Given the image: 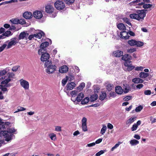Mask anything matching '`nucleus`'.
<instances>
[{"label": "nucleus", "mask_w": 156, "mask_h": 156, "mask_svg": "<svg viewBox=\"0 0 156 156\" xmlns=\"http://www.w3.org/2000/svg\"><path fill=\"white\" fill-rule=\"evenodd\" d=\"M124 65L126 67L124 70L129 72L131 71L135 68V66L132 65L131 61H130L125 62Z\"/></svg>", "instance_id": "obj_8"}, {"label": "nucleus", "mask_w": 156, "mask_h": 156, "mask_svg": "<svg viewBox=\"0 0 156 156\" xmlns=\"http://www.w3.org/2000/svg\"><path fill=\"white\" fill-rule=\"evenodd\" d=\"M49 45V43L48 42H45L42 43L40 45V49H43L44 51H46V48Z\"/></svg>", "instance_id": "obj_26"}, {"label": "nucleus", "mask_w": 156, "mask_h": 156, "mask_svg": "<svg viewBox=\"0 0 156 156\" xmlns=\"http://www.w3.org/2000/svg\"><path fill=\"white\" fill-rule=\"evenodd\" d=\"M19 23L22 24H24L26 23V22L25 20L21 19L19 20Z\"/></svg>", "instance_id": "obj_61"}, {"label": "nucleus", "mask_w": 156, "mask_h": 156, "mask_svg": "<svg viewBox=\"0 0 156 156\" xmlns=\"http://www.w3.org/2000/svg\"><path fill=\"white\" fill-rule=\"evenodd\" d=\"M136 40L132 39L128 41V43L131 46H134L136 44Z\"/></svg>", "instance_id": "obj_39"}, {"label": "nucleus", "mask_w": 156, "mask_h": 156, "mask_svg": "<svg viewBox=\"0 0 156 156\" xmlns=\"http://www.w3.org/2000/svg\"><path fill=\"white\" fill-rule=\"evenodd\" d=\"M8 70L7 68L3 70H0V76H2L6 74Z\"/></svg>", "instance_id": "obj_37"}, {"label": "nucleus", "mask_w": 156, "mask_h": 156, "mask_svg": "<svg viewBox=\"0 0 156 156\" xmlns=\"http://www.w3.org/2000/svg\"><path fill=\"white\" fill-rule=\"evenodd\" d=\"M143 108V107L141 105H140L137 107L135 109V111L136 112H139Z\"/></svg>", "instance_id": "obj_51"}, {"label": "nucleus", "mask_w": 156, "mask_h": 156, "mask_svg": "<svg viewBox=\"0 0 156 156\" xmlns=\"http://www.w3.org/2000/svg\"><path fill=\"white\" fill-rule=\"evenodd\" d=\"M136 51L135 48H131L127 49V52L128 53H132Z\"/></svg>", "instance_id": "obj_46"}, {"label": "nucleus", "mask_w": 156, "mask_h": 156, "mask_svg": "<svg viewBox=\"0 0 156 156\" xmlns=\"http://www.w3.org/2000/svg\"><path fill=\"white\" fill-rule=\"evenodd\" d=\"M19 68L18 66H16L13 67L12 69V70L14 72L16 71Z\"/></svg>", "instance_id": "obj_62"}, {"label": "nucleus", "mask_w": 156, "mask_h": 156, "mask_svg": "<svg viewBox=\"0 0 156 156\" xmlns=\"http://www.w3.org/2000/svg\"><path fill=\"white\" fill-rule=\"evenodd\" d=\"M7 131L9 133L13 134H16L17 133V130L14 127L7 128Z\"/></svg>", "instance_id": "obj_25"}, {"label": "nucleus", "mask_w": 156, "mask_h": 156, "mask_svg": "<svg viewBox=\"0 0 156 156\" xmlns=\"http://www.w3.org/2000/svg\"><path fill=\"white\" fill-rule=\"evenodd\" d=\"M85 86V84L84 83H81L80 85L77 87V90H79V91L82 90Z\"/></svg>", "instance_id": "obj_45"}, {"label": "nucleus", "mask_w": 156, "mask_h": 156, "mask_svg": "<svg viewBox=\"0 0 156 156\" xmlns=\"http://www.w3.org/2000/svg\"><path fill=\"white\" fill-rule=\"evenodd\" d=\"M131 4L135 6L136 8H140L144 4V2H142L141 0H136L131 2Z\"/></svg>", "instance_id": "obj_10"}, {"label": "nucleus", "mask_w": 156, "mask_h": 156, "mask_svg": "<svg viewBox=\"0 0 156 156\" xmlns=\"http://www.w3.org/2000/svg\"><path fill=\"white\" fill-rule=\"evenodd\" d=\"M135 70L136 71H142L144 67L142 66H140L135 67Z\"/></svg>", "instance_id": "obj_53"}, {"label": "nucleus", "mask_w": 156, "mask_h": 156, "mask_svg": "<svg viewBox=\"0 0 156 156\" xmlns=\"http://www.w3.org/2000/svg\"><path fill=\"white\" fill-rule=\"evenodd\" d=\"M107 127L108 128L110 129H112L113 128V126L112 124L110 123H108L107 124Z\"/></svg>", "instance_id": "obj_63"}, {"label": "nucleus", "mask_w": 156, "mask_h": 156, "mask_svg": "<svg viewBox=\"0 0 156 156\" xmlns=\"http://www.w3.org/2000/svg\"><path fill=\"white\" fill-rule=\"evenodd\" d=\"M98 98V95L96 94H94L91 95L90 98L91 101H93L96 100Z\"/></svg>", "instance_id": "obj_35"}, {"label": "nucleus", "mask_w": 156, "mask_h": 156, "mask_svg": "<svg viewBox=\"0 0 156 156\" xmlns=\"http://www.w3.org/2000/svg\"><path fill=\"white\" fill-rule=\"evenodd\" d=\"M10 21L14 24H17L19 23V20L16 19H12L10 20Z\"/></svg>", "instance_id": "obj_52"}, {"label": "nucleus", "mask_w": 156, "mask_h": 156, "mask_svg": "<svg viewBox=\"0 0 156 156\" xmlns=\"http://www.w3.org/2000/svg\"><path fill=\"white\" fill-rule=\"evenodd\" d=\"M136 117L133 116L130 118L126 122L127 125H130L136 120Z\"/></svg>", "instance_id": "obj_18"}, {"label": "nucleus", "mask_w": 156, "mask_h": 156, "mask_svg": "<svg viewBox=\"0 0 156 156\" xmlns=\"http://www.w3.org/2000/svg\"><path fill=\"white\" fill-rule=\"evenodd\" d=\"M68 81L66 77L63 79L62 81V83L63 86H64L66 83L67 81Z\"/></svg>", "instance_id": "obj_57"}, {"label": "nucleus", "mask_w": 156, "mask_h": 156, "mask_svg": "<svg viewBox=\"0 0 156 156\" xmlns=\"http://www.w3.org/2000/svg\"><path fill=\"white\" fill-rule=\"evenodd\" d=\"M66 78L68 81H71L73 80L74 79V76L71 75H69L66 76Z\"/></svg>", "instance_id": "obj_47"}, {"label": "nucleus", "mask_w": 156, "mask_h": 156, "mask_svg": "<svg viewBox=\"0 0 156 156\" xmlns=\"http://www.w3.org/2000/svg\"><path fill=\"white\" fill-rule=\"evenodd\" d=\"M0 89H1V90L3 91L4 92L7 91V88L3 87V86L2 85H0Z\"/></svg>", "instance_id": "obj_56"}, {"label": "nucleus", "mask_w": 156, "mask_h": 156, "mask_svg": "<svg viewBox=\"0 0 156 156\" xmlns=\"http://www.w3.org/2000/svg\"><path fill=\"white\" fill-rule=\"evenodd\" d=\"M143 6V8L145 9H147L151 8L152 6V5L150 4H144V3L143 4L142 6Z\"/></svg>", "instance_id": "obj_44"}, {"label": "nucleus", "mask_w": 156, "mask_h": 156, "mask_svg": "<svg viewBox=\"0 0 156 156\" xmlns=\"http://www.w3.org/2000/svg\"><path fill=\"white\" fill-rule=\"evenodd\" d=\"M84 97V95L82 93H80L78 94L77 96L75 98V101H73L75 104H78L79 102L81 101L82 99Z\"/></svg>", "instance_id": "obj_11"}, {"label": "nucleus", "mask_w": 156, "mask_h": 156, "mask_svg": "<svg viewBox=\"0 0 156 156\" xmlns=\"http://www.w3.org/2000/svg\"><path fill=\"white\" fill-rule=\"evenodd\" d=\"M132 81L135 83H143L144 80L140 78L136 77L133 79Z\"/></svg>", "instance_id": "obj_23"}, {"label": "nucleus", "mask_w": 156, "mask_h": 156, "mask_svg": "<svg viewBox=\"0 0 156 156\" xmlns=\"http://www.w3.org/2000/svg\"><path fill=\"white\" fill-rule=\"evenodd\" d=\"M7 44H4L2 46L0 47V52L2 51L6 47Z\"/></svg>", "instance_id": "obj_59"}, {"label": "nucleus", "mask_w": 156, "mask_h": 156, "mask_svg": "<svg viewBox=\"0 0 156 156\" xmlns=\"http://www.w3.org/2000/svg\"><path fill=\"white\" fill-rule=\"evenodd\" d=\"M20 85L24 90H28L29 88V82L23 79L19 80Z\"/></svg>", "instance_id": "obj_7"}, {"label": "nucleus", "mask_w": 156, "mask_h": 156, "mask_svg": "<svg viewBox=\"0 0 156 156\" xmlns=\"http://www.w3.org/2000/svg\"><path fill=\"white\" fill-rule=\"evenodd\" d=\"M107 129V126L105 125H103L102 128H101L100 133L102 135H104V134L105 133Z\"/></svg>", "instance_id": "obj_41"}, {"label": "nucleus", "mask_w": 156, "mask_h": 156, "mask_svg": "<svg viewBox=\"0 0 156 156\" xmlns=\"http://www.w3.org/2000/svg\"><path fill=\"white\" fill-rule=\"evenodd\" d=\"M131 57L130 55L128 54H126L123 55L122 57V60H124L125 62L129 61L131 59Z\"/></svg>", "instance_id": "obj_28"}, {"label": "nucleus", "mask_w": 156, "mask_h": 156, "mask_svg": "<svg viewBox=\"0 0 156 156\" xmlns=\"http://www.w3.org/2000/svg\"><path fill=\"white\" fill-rule=\"evenodd\" d=\"M122 142L120 141L118 142L114 146H113L111 149V151H113L115 149L117 148L120 145V144H121Z\"/></svg>", "instance_id": "obj_43"}, {"label": "nucleus", "mask_w": 156, "mask_h": 156, "mask_svg": "<svg viewBox=\"0 0 156 156\" xmlns=\"http://www.w3.org/2000/svg\"><path fill=\"white\" fill-rule=\"evenodd\" d=\"M29 34L26 32H23L20 33L19 37L20 39H23L24 38H26L28 37Z\"/></svg>", "instance_id": "obj_31"}, {"label": "nucleus", "mask_w": 156, "mask_h": 156, "mask_svg": "<svg viewBox=\"0 0 156 156\" xmlns=\"http://www.w3.org/2000/svg\"><path fill=\"white\" fill-rule=\"evenodd\" d=\"M18 42V41L16 38L12 39L8 45H7V48L9 49L12 48L13 46H15Z\"/></svg>", "instance_id": "obj_12"}, {"label": "nucleus", "mask_w": 156, "mask_h": 156, "mask_svg": "<svg viewBox=\"0 0 156 156\" xmlns=\"http://www.w3.org/2000/svg\"><path fill=\"white\" fill-rule=\"evenodd\" d=\"M124 21L127 23L129 25H131V23L130 22L129 19L127 18H125L123 19Z\"/></svg>", "instance_id": "obj_54"}, {"label": "nucleus", "mask_w": 156, "mask_h": 156, "mask_svg": "<svg viewBox=\"0 0 156 156\" xmlns=\"http://www.w3.org/2000/svg\"><path fill=\"white\" fill-rule=\"evenodd\" d=\"M139 77L141 79H144L146 78L149 76V74L144 72H141L139 73Z\"/></svg>", "instance_id": "obj_29"}, {"label": "nucleus", "mask_w": 156, "mask_h": 156, "mask_svg": "<svg viewBox=\"0 0 156 156\" xmlns=\"http://www.w3.org/2000/svg\"><path fill=\"white\" fill-rule=\"evenodd\" d=\"M1 132V134L5 138L6 141L9 142L11 141L12 138V134L9 133L6 130H3Z\"/></svg>", "instance_id": "obj_5"}, {"label": "nucleus", "mask_w": 156, "mask_h": 156, "mask_svg": "<svg viewBox=\"0 0 156 156\" xmlns=\"http://www.w3.org/2000/svg\"><path fill=\"white\" fill-rule=\"evenodd\" d=\"M54 8L51 5H47L45 7V12L48 13H52L54 12Z\"/></svg>", "instance_id": "obj_14"}, {"label": "nucleus", "mask_w": 156, "mask_h": 156, "mask_svg": "<svg viewBox=\"0 0 156 156\" xmlns=\"http://www.w3.org/2000/svg\"><path fill=\"white\" fill-rule=\"evenodd\" d=\"M120 37L122 39H127L129 38V36L128 35V33L125 31H123L120 32Z\"/></svg>", "instance_id": "obj_19"}, {"label": "nucleus", "mask_w": 156, "mask_h": 156, "mask_svg": "<svg viewBox=\"0 0 156 156\" xmlns=\"http://www.w3.org/2000/svg\"><path fill=\"white\" fill-rule=\"evenodd\" d=\"M151 91L150 90H146L144 91V94L146 95H150L151 94Z\"/></svg>", "instance_id": "obj_60"}, {"label": "nucleus", "mask_w": 156, "mask_h": 156, "mask_svg": "<svg viewBox=\"0 0 156 156\" xmlns=\"http://www.w3.org/2000/svg\"><path fill=\"white\" fill-rule=\"evenodd\" d=\"M144 87L143 84H140L137 85L136 86V88L138 89H140Z\"/></svg>", "instance_id": "obj_64"}, {"label": "nucleus", "mask_w": 156, "mask_h": 156, "mask_svg": "<svg viewBox=\"0 0 156 156\" xmlns=\"http://www.w3.org/2000/svg\"><path fill=\"white\" fill-rule=\"evenodd\" d=\"M106 151L107 150H101L96 154L95 156H100V155L104 154L105 152H106Z\"/></svg>", "instance_id": "obj_48"}, {"label": "nucleus", "mask_w": 156, "mask_h": 156, "mask_svg": "<svg viewBox=\"0 0 156 156\" xmlns=\"http://www.w3.org/2000/svg\"><path fill=\"white\" fill-rule=\"evenodd\" d=\"M33 16L35 18L40 19L43 17L42 13L41 11L37 10L34 12Z\"/></svg>", "instance_id": "obj_13"}, {"label": "nucleus", "mask_w": 156, "mask_h": 156, "mask_svg": "<svg viewBox=\"0 0 156 156\" xmlns=\"http://www.w3.org/2000/svg\"><path fill=\"white\" fill-rule=\"evenodd\" d=\"M6 124L3 122L2 119H0V130H4L6 128Z\"/></svg>", "instance_id": "obj_30"}, {"label": "nucleus", "mask_w": 156, "mask_h": 156, "mask_svg": "<svg viewBox=\"0 0 156 156\" xmlns=\"http://www.w3.org/2000/svg\"><path fill=\"white\" fill-rule=\"evenodd\" d=\"M34 35L35 37L40 39L41 37L42 36L44 35V33L43 32L41 31V32L34 34Z\"/></svg>", "instance_id": "obj_34"}, {"label": "nucleus", "mask_w": 156, "mask_h": 156, "mask_svg": "<svg viewBox=\"0 0 156 156\" xmlns=\"http://www.w3.org/2000/svg\"><path fill=\"white\" fill-rule=\"evenodd\" d=\"M78 90L76 89V90H72L70 93L71 96V100L73 101L75 100V98L78 92Z\"/></svg>", "instance_id": "obj_16"}, {"label": "nucleus", "mask_w": 156, "mask_h": 156, "mask_svg": "<svg viewBox=\"0 0 156 156\" xmlns=\"http://www.w3.org/2000/svg\"><path fill=\"white\" fill-rule=\"evenodd\" d=\"M17 2L18 1L17 0H11L9 1L5 2V4H8L12 2Z\"/></svg>", "instance_id": "obj_58"}, {"label": "nucleus", "mask_w": 156, "mask_h": 156, "mask_svg": "<svg viewBox=\"0 0 156 156\" xmlns=\"http://www.w3.org/2000/svg\"><path fill=\"white\" fill-rule=\"evenodd\" d=\"M87 119L85 117H83L81 120V127L83 131L84 132H86L88 130L87 126Z\"/></svg>", "instance_id": "obj_9"}, {"label": "nucleus", "mask_w": 156, "mask_h": 156, "mask_svg": "<svg viewBox=\"0 0 156 156\" xmlns=\"http://www.w3.org/2000/svg\"><path fill=\"white\" fill-rule=\"evenodd\" d=\"M117 27L120 30H125L126 27L122 23L119 24L117 25Z\"/></svg>", "instance_id": "obj_33"}, {"label": "nucleus", "mask_w": 156, "mask_h": 156, "mask_svg": "<svg viewBox=\"0 0 156 156\" xmlns=\"http://www.w3.org/2000/svg\"><path fill=\"white\" fill-rule=\"evenodd\" d=\"M123 54V52L119 50L115 51L113 52V55L116 57H120Z\"/></svg>", "instance_id": "obj_24"}, {"label": "nucleus", "mask_w": 156, "mask_h": 156, "mask_svg": "<svg viewBox=\"0 0 156 156\" xmlns=\"http://www.w3.org/2000/svg\"><path fill=\"white\" fill-rule=\"evenodd\" d=\"M14 76V74L13 73H8L7 76L2 77L0 79L1 80H3L1 83L2 85H6V86L7 87L6 85L11 81V78L12 77Z\"/></svg>", "instance_id": "obj_4"}, {"label": "nucleus", "mask_w": 156, "mask_h": 156, "mask_svg": "<svg viewBox=\"0 0 156 156\" xmlns=\"http://www.w3.org/2000/svg\"><path fill=\"white\" fill-rule=\"evenodd\" d=\"M68 70V67L66 65H64L60 67L59 72V73H66Z\"/></svg>", "instance_id": "obj_21"}, {"label": "nucleus", "mask_w": 156, "mask_h": 156, "mask_svg": "<svg viewBox=\"0 0 156 156\" xmlns=\"http://www.w3.org/2000/svg\"><path fill=\"white\" fill-rule=\"evenodd\" d=\"M129 143L131 146H136L139 144V141L135 139H133L129 141Z\"/></svg>", "instance_id": "obj_27"}, {"label": "nucleus", "mask_w": 156, "mask_h": 156, "mask_svg": "<svg viewBox=\"0 0 156 156\" xmlns=\"http://www.w3.org/2000/svg\"><path fill=\"white\" fill-rule=\"evenodd\" d=\"M48 136L52 140L55 141L56 140V135L53 133H50L48 134Z\"/></svg>", "instance_id": "obj_32"}, {"label": "nucleus", "mask_w": 156, "mask_h": 156, "mask_svg": "<svg viewBox=\"0 0 156 156\" xmlns=\"http://www.w3.org/2000/svg\"><path fill=\"white\" fill-rule=\"evenodd\" d=\"M123 86V88L125 90L124 93H126L129 92L130 89V88L129 86L127 85H125L124 84Z\"/></svg>", "instance_id": "obj_42"}, {"label": "nucleus", "mask_w": 156, "mask_h": 156, "mask_svg": "<svg viewBox=\"0 0 156 156\" xmlns=\"http://www.w3.org/2000/svg\"><path fill=\"white\" fill-rule=\"evenodd\" d=\"M11 35V32L10 31H7L5 33L3 34V36L6 37H8Z\"/></svg>", "instance_id": "obj_50"}, {"label": "nucleus", "mask_w": 156, "mask_h": 156, "mask_svg": "<svg viewBox=\"0 0 156 156\" xmlns=\"http://www.w3.org/2000/svg\"><path fill=\"white\" fill-rule=\"evenodd\" d=\"M136 42L135 46L138 47L142 46H143L144 44V43L142 41H136Z\"/></svg>", "instance_id": "obj_38"}, {"label": "nucleus", "mask_w": 156, "mask_h": 156, "mask_svg": "<svg viewBox=\"0 0 156 156\" xmlns=\"http://www.w3.org/2000/svg\"><path fill=\"white\" fill-rule=\"evenodd\" d=\"M55 7L58 10L63 9L65 7V5L62 1L58 0L56 1L54 4Z\"/></svg>", "instance_id": "obj_6"}, {"label": "nucleus", "mask_w": 156, "mask_h": 156, "mask_svg": "<svg viewBox=\"0 0 156 156\" xmlns=\"http://www.w3.org/2000/svg\"><path fill=\"white\" fill-rule=\"evenodd\" d=\"M44 66L46 68V72L48 74H52L56 70V66L55 65L52 64L51 61L45 62L44 64Z\"/></svg>", "instance_id": "obj_2"}, {"label": "nucleus", "mask_w": 156, "mask_h": 156, "mask_svg": "<svg viewBox=\"0 0 156 156\" xmlns=\"http://www.w3.org/2000/svg\"><path fill=\"white\" fill-rule=\"evenodd\" d=\"M115 91L117 94L121 95L123 93V89L120 86H117L115 87Z\"/></svg>", "instance_id": "obj_22"}, {"label": "nucleus", "mask_w": 156, "mask_h": 156, "mask_svg": "<svg viewBox=\"0 0 156 156\" xmlns=\"http://www.w3.org/2000/svg\"><path fill=\"white\" fill-rule=\"evenodd\" d=\"M89 99L88 97H86L81 101V104L82 105H85L87 104L89 101Z\"/></svg>", "instance_id": "obj_36"}, {"label": "nucleus", "mask_w": 156, "mask_h": 156, "mask_svg": "<svg viewBox=\"0 0 156 156\" xmlns=\"http://www.w3.org/2000/svg\"><path fill=\"white\" fill-rule=\"evenodd\" d=\"M146 10L143 9L137 10L136 13L130 14L129 17L132 19H136L138 21H143L146 15Z\"/></svg>", "instance_id": "obj_1"}, {"label": "nucleus", "mask_w": 156, "mask_h": 156, "mask_svg": "<svg viewBox=\"0 0 156 156\" xmlns=\"http://www.w3.org/2000/svg\"><path fill=\"white\" fill-rule=\"evenodd\" d=\"M46 51H44L43 49H40L38 51V54L41 55L40 60L42 62H47L48 61H51L49 60L50 58V55Z\"/></svg>", "instance_id": "obj_3"}, {"label": "nucleus", "mask_w": 156, "mask_h": 156, "mask_svg": "<svg viewBox=\"0 0 156 156\" xmlns=\"http://www.w3.org/2000/svg\"><path fill=\"white\" fill-rule=\"evenodd\" d=\"M55 131L56 132H61L62 131L61 127L60 126H56Z\"/></svg>", "instance_id": "obj_55"}, {"label": "nucleus", "mask_w": 156, "mask_h": 156, "mask_svg": "<svg viewBox=\"0 0 156 156\" xmlns=\"http://www.w3.org/2000/svg\"><path fill=\"white\" fill-rule=\"evenodd\" d=\"M106 96V94L105 93L102 92L100 94L99 99L101 100H104Z\"/></svg>", "instance_id": "obj_40"}, {"label": "nucleus", "mask_w": 156, "mask_h": 156, "mask_svg": "<svg viewBox=\"0 0 156 156\" xmlns=\"http://www.w3.org/2000/svg\"><path fill=\"white\" fill-rule=\"evenodd\" d=\"M33 16L31 12H24L23 15V17L26 19H29L32 18Z\"/></svg>", "instance_id": "obj_20"}, {"label": "nucleus", "mask_w": 156, "mask_h": 156, "mask_svg": "<svg viewBox=\"0 0 156 156\" xmlns=\"http://www.w3.org/2000/svg\"><path fill=\"white\" fill-rule=\"evenodd\" d=\"M113 88V86L111 84H108L107 86V89L108 91H111Z\"/></svg>", "instance_id": "obj_49"}, {"label": "nucleus", "mask_w": 156, "mask_h": 156, "mask_svg": "<svg viewBox=\"0 0 156 156\" xmlns=\"http://www.w3.org/2000/svg\"><path fill=\"white\" fill-rule=\"evenodd\" d=\"M141 124V121H138L136 123H134L131 128V130L132 131H134L136 130L137 129L138 126L140 125Z\"/></svg>", "instance_id": "obj_17"}, {"label": "nucleus", "mask_w": 156, "mask_h": 156, "mask_svg": "<svg viewBox=\"0 0 156 156\" xmlns=\"http://www.w3.org/2000/svg\"><path fill=\"white\" fill-rule=\"evenodd\" d=\"M76 86V84L74 82H70L68 83L66 85V90H72Z\"/></svg>", "instance_id": "obj_15"}]
</instances>
